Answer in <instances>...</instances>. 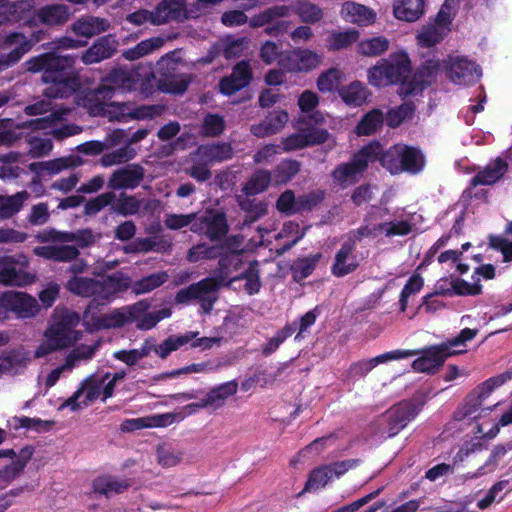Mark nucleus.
Instances as JSON below:
<instances>
[{"instance_id": "nucleus-1", "label": "nucleus", "mask_w": 512, "mask_h": 512, "mask_svg": "<svg viewBox=\"0 0 512 512\" xmlns=\"http://www.w3.org/2000/svg\"><path fill=\"white\" fill-rule=\"evenodd\" d=\"M77 56L61 55L55 51L31 57L24 63L26 71L42 73V81L49 84L43 94L50 99H66L79 90L81 84L74 73Z\"/></svg>"}, {"instance_id": "nucleus-2", "label": "nucleus", "mask_w": 512, "mask_h": 512, "mask_svg": "<svg viewBox=\"0 0 512 512\" xmlns=\"http://www.w3.org/2000/svg\"><path fill=\"white\" fill-rule=\"evenodd\" d=\"M478 334L477 329L464 328L460 333L451 339L436 344L426 346L418 351L419 357L412 362V368L419 373L434 375L443 366L446 359L451 356L466 352V349L455 350L453 348L465 346L468 341L473 340Z\"/></svg>"}, {"instance_id": "nucleus-3", "label": "nucleus", "mask_w": 512, "mask_h": 512, "mask_svg": "<svg viewBox=\"0 0 512 512\" xmlns=\"http://www.w3.org/2000/svg\"><path fill=\"white\" fill-rule=\"evenodd\" d=\"M78 313L67 309L55 310L53 322L45 331V341L36 348L35 358H42L50 353L68 348L77 340L74 328L79 324Z\"/></svg>"}, {"instance_id": "nucleus-4", "label": "nucleus", "mask_w": 512, "mask_h": 512, "mask_svg": "<svg viewBox=\"0 0 512 512\" xmlns=\"http://www.w3.org/2000/svg\"><path fill=\"white\" fill-rule=\"evenodd\" d=\"M411 61L406 52L391 55L388 59H381L369 68L368 82L370 85L381 88L388 85L408 83L407 78L411 73Z\"/></svg>"}, {"instance_id": "nucleus-5", "label": "nucleus", "mask_w": 512, "mask_h": 512, "mask_svg": "<svg viewBox=\"0 0 512 512\" xmlns=\"http://www.w3.org/2000/svg\"><path fill=\"white\" fill-rule=\"evenodd\" d=\"M33 0H23L17 3L16 7L21 12H27L22 16L24 24L33 28L41 24L47 27H59L67 23L70 18V8L62 3H53L33 9Z\"/></svg>"}, {"instance_id": "nucleus-6", "label": "nucleus", "mask_w": 512, "mask_h": 512, "mask_svg": "<svg viewBox=\"0 0 512 512\" xmlns=\"http://www.w3.org/2000/svg\"><path fill=\"white\" fill-rule=\"evenodd\" d=\"M47 36L48 33L44 29L33 31L29 38L22 32L6 34L1 42V48L10 49V51L0 55V72L17 64L36 43L44 40Z\"/></svg>"}, {"instance_id": "nucleus-7", "label": "nucleus", "mask_w": 512, "mask_h": 512, "mask_svg": "<svg viewBox=\"0 0 512 512\" xmlns=\"http://www.w3.org/2000/svg\"><path fill=\"white\" fill-rule=\"evenodd\" d=\"M104 304L105 303H100L96 298H94L89 302L83 313L84 320L91 321L97 329L123 327L126 324L134 322L144 309L141 308L142 302H139L123 309H115L102 316H96L95 311L99 309V306Z\"/></svg>"}, {"instance_id": "nucleus-8", "label": "nucleus", "mask_w": 512, "mask_h": 512, "mask_svg": "<svg viewBox=\"0 0 512 512\" xmlns=\"http://www.w3.org/2000/svg\"><path fill=\"white\" fill-rule=\"evenodd\" d=\"M106 81L109 84H102L93 90H88L82 98L83 106L93 115H99L105 110L107 101L113 97L116 88L128 83L130 76L123 69H113L107 75Z\"/></svg>"}, {"instance_id": "nucleus-9", "label": "nucleus", "mask_w": 512, "mask_h": 512, "mask_svg": "<svg viewBox=\"0 0 512 512\" xmlns=\"http://www.w3.org/2000/svg\"><path fill=\"white\" fill-rule=\"evenodd\" d=\"M193 233L205 235L210 241H221L229 232L227 215L224 211L207 209L202 215L196 213V222L190 227Z\"/></svg>"}, {"instance_id": "nucleus-10", "label": "nucleus", "mask_w": 512, "mask_h": 512, "mask_svg": "<svg viewBox=\"0 0 512 512\" xmlns=\"http://www.w3.org/2000/svg\"><path fill=\"white\" fill-rule=\"evenodd\" d=\"M419 413L418 406L411 401L400 402L382 416L380 430L388 438L396 436Z\"/></svg>"}, {"instance_id": "nucleus-11", "label": "nucleus", "mask_w": 512, "mask_h": 512, "mask_svg": "<svg viewBox=\"0 0 512 512\" xmlns=\"http://www.w3.org/2000/svg\"><path fill=\"white\" fill-rule=\"evenodd\" d=\"M369 147H362L355 152L349 162L337 165L331 172L333 180L343 189L355 184L369 166L367 156Z\"/></svg>"}, {"instance_id": "nucleus-12", "label": "nucleus", "mask_w": 512, "mask_h": 512, "mask_svg": "<svg viewBox=\"0 0 512 512\" xmlns=\"http://www.w3.org/2000/svg\"><path fill=\"white\" fill-rule=\"evenodd\" d=\"M0 307L19 318H31L39 311L35 298L27 293L8 291L0 296Z\"/></svg>"}, {"instance_id": "nucleus-13", "label": "nucleus", "mask_w": 512, "mask_h": 512, "mask_svg": "<svg viewBox=\"0 0 512 512\" xmlns=\"http://www.w3.org/2000/svg\"><path fill=\"white\" fill-rule=\"evenodd\" d=\"M445 70L447 77L458 85L472 83L481 76L480 67L466 57H449L445 61Z\"/></svg>"}, {"instance_id": "nucleus-14", "label": "nucleus", "mask_w": 512, "mask_h": 512, "mask_svg": "<svg viewBox=\"0 0 512 512\" xmlns=\"http://www.w3.org/2000/svg\"><path fill=\"white\" fill-rule=\"evenodd\" d=\"M439 69V61L433 59L426 60L416 70L408 83H402L401 94L409 96L422 92L435 81Z\"/></svg>"}, {"instance_id": "nucleus-15", "label": "nucleus", "mask_w": 512, "mask_h": 512, "mask_svg": "<svg viewBox=\"0 0 512 512\" xmlns=\"http://www.w3.org/2000/svg\"><path fill=\"white\" fill-rule=\"evenodd\" d=\"M401 146L402 144H395L385 150L379 141L374 140L364 147L371 149L368 150L370 155L367 156L369 163L378 161L391 174H399Z\"/></svg>"}, {"instance_id": "nucleus-16", "label": "nucleus", "mask_w": 512, "mask_h": 512, "mask_svg": "<svg viewBox=\"0 0 512 512\" xmlns=\"http://www.w3.org/2000/svg\"><path fill=\"white\" fill-rule=\"evenodd\" d=\"M145 170L140 164H128L115 170L108 181V187L113 190L135 189L143 181Z\"/></svg>"}, {"instance_id": "nucleus-17", "label": "nucleus", "mask_w": 512, "mask_h": 512, "mask_svg": "<svg viewBox=\"0 0 512 512\" xmlns=\"http://www.w3.org/2000/svg\"><path fill=\"white\" fill-rule=\"evenodd\" d=\"M491 394L492 392H488L487 389L484 388V382L481 383L475 390L468 394L461 410L457 412V419L461 420L466 417L477 419L482 416L483 411L492 410L493 407L498 405V402L484 405L485 400Z\"/></svg>"}, {"instance_id": "nucleus-18", "label": "nucleus", "mask_w": 512, "mask_h": 512, "mask_svg": "<svg viewBox=\"0 0 512 512\" xmlns=\"http://www.w3.org/2000/svg\"><path fill=\"white\" fill-rule=\"evenodd\" d=\"M118 45L115 35H104L82 53L81 61L85 65H90L109 59L116 53Z\"/></svg>"}, {"instance_id": "nucleus-19", "label": "nucleus", "mask_w": 512, "mask_h": 512, "mask_svg": "<svg viewBox=\"0 0 512 512\" xmlns=\"http://www.w3.org/2000/svg\"><path fill=\"white\" fill-rule=\"evenodd\" d=\"M355 240L348 238L337 251L331 272L336 277H344L353 273L359 267V261L355 254Z\"/></svg>"}, {"instance_id": "nucleus-20", "label": "nucleus", "mask_w": 512, "mask_h": 512, "mask_svg": "<svg viewBox=\"0 0 512 512\" xmlns=\"http://www.w3.org/2000/svg\"><path fill=\"white\" fill-rule=\"evenodd\" d=\"M1 259L5 261L0 264V284L23 287L35 281L33 274L16 268V262L12 257H2Z\"/></svg>"}, {"instance_id": "nucleus-21", "label": "nucleus", "mask_w": 512, "mask_h": 512, "mask_svg": "<svg viewBox=\"0 0 512 512\" xmlns=\"http://www.w3.org/2000/svg\"><path fill=\"white\" fill-rule=\"evenodd\" d=\"M289 116L285 110L270 112L260 123L250 128L252 135L265 138L277 134L288 122Z\"/></svg>"}, {"instance_id": "nucleus-22", "label": "nucleus", "mask_w": 512, "mask_h": 512, "mask_svg": "<svg viewBox=\"0 0 512 512\" xmlns=\"http://www.w3.org/2000/svg\"><path fill=\"white\" fill-rule=\"evenodd\" d=\"M34 255L54 262H72L80 255V251L73 245H46L33 249Z\"/></svg>"}, {"instance_id": "nucleus-23", "label": "nucleus", "mask_w": 512, "mask_h": 512, "mask_svg": "<svg viewBox=\"0 0 512 512\" xmlns=\"http://www.w3.org/2000/svg\"><path fill=\"white\" fill-rule=\"evenodd\" d=\"M425 165L426 157L419 147L402 144L399 173L417 175L424 170Z\"/></svg>"}, {"instance_id": "nucleus-24", "label": "nucleus", "mask_w": 512, "mask_h": 512, "mask_svg": "<svg viewBox=\"0 0 512 512\" xmlns=\"http://www.w3.org/2000/svg\"><path fill=\"white\" fill-rule=\"evenodd\" d=\"M131 285V278L121 272L107 275L98 288V296L105 300V304L110 302L113 297L120 292L126 291Z\"/></svg>"}, {"instance_id": "nucleus-25", "label": "nucleus", "mask_w": 512, "mask_h": 512, "mask_svg": "<svg viewBox=\"0 0 512 512\" xmlns=\"http://www.w3.org/2000/svg\"><path fill=\"white\" fill-rule=\"evenodd\" d=\"M508 170L505 160L498 157L493 163L487 165L483 170L475 174L469 184V189L478 185H492L498 181Z\"/></svg>"}, {"instance_id": "nucleus-26", "label": "nucleus", "mask_w": 512, "mask_h": 512, "mask_svg": "<svg viewBox=\"0 0 512 512\" xmlns=\"http://www.w3.org/2000/svg\"><path fill=\"white\" fill-rule=\"evenodd\" d=\"M341 15L347 22L357 24L359 26H368L374 23L376 14L368 7L348 1L342 5Z\"/></svg>"}, {"instance_id": "nucleus-27", "label": "nucleus", "mask_w": 512, "mask_h": 512, "mask_svg": "<svg viewBox=\"0 0 512 512\" xmlns=\"http://www.w3.org/2000/svg\"><path fill=\"white\" fill-rule=\"evenodd\" d=\"M238 390V383L235 380L228 381L220 384L217 387L211 389L206 396L199 401L197 405L199 408H219L224 405L225 400L236 394Z\"/></svg>"}, {"instance_id": "nucleus-28", "label": "nucleus", "mask_w": 512, "mask_h": 512, "mask_svg": "<svg viewBox=\"0 0 512 512\" xmlns=\"http://www.w3.org/2000/svg\"><path fill=\"white\" fill-rule=\"evenodd\" d=\"M338 94L343 102L350 107H361L371 96V92L365 84L358 80L338 89Z\"/></svg>"}, {"instance_id": "nucleus-29", "label": "nucleus", "mask_w": 512, "mask_h": 512, "mask_svg": "<svg viewBox=\"0 0 512 512\" xmlns=\"http://www.w3.org/2000/svg\"><path fill=\"white\" fill-rule=\"evenodd\" d=\"M425 0H394L393 13L399 20L414 22L425 11Z\"/></svg>"}, {"instance_id": "nucleus-30", "label": "nucleus", "mask_w": 512, "mask_h": 512, "mask_svg": "<svg viewBox=\"0 0 512 512\" xmlns=\"http://www.w3.org/2000/svg\"><path fill=\"white\" fill-rule=\"evenodd\" d=\"M186 0H162L157 4L154 12L153 25H161L181 16L185 8Z\"/></svg>"}, {"instance_id": "nucleus-31", "label": "nucleus", "mask_w": 512, "mask_h": 512, "mask_svg": "<svg viewBox=\"0 0 512 512\" xmlns=\"http://www.w3.org/2000/svg\"><path fill=\"white\" fill-rule=\"evenodd\" d=\"M109 26V22L104 18L87 16L75 21L72 29L76 35L91 38L106 31Z\"/></svg>"}, {"instance_id": "nucleus-32", "label": "nucleus", "mask_w": 512, "mask_h": 512, "mask_svg": "<svg viewBox=\"0 0 512 512\" xmlns=\"http://www.w3.org/2000/svg\"><path fill=\"white\" fill-rule=\"evenodd\" d=\"M239 280H245L244 289L248 295L257 294L261 289L260 270L257 260L250 262L249 266L240 274L225 283L230 288L232 283Z\"/></svg>"}, {"instance_id": "nucleus-33", "label": "nucleus", "mask_w": 512, "mask_h": 512, "mask_svg": "<svg viewBox=\"0 0 512 512\" xmlns=\"http://www.w3.org/2000/svg\"><path fill=\"white\" fill-rule=\"evenodd\" d=\"M385 118L379 108H373L365 113L355 127L358 136H371L382 129Z\"/></svg>"}, {"instance_id": "nucleus-34", "label": "nucleus", "mask_w": 512, "mask_h": 512, "mask_svg": "<svg viewBox=\"0 0 512 512\" xmlns=\"http://www.w3.org/2000/svg\"><path fill=\"white\" fill-rule=\"evenodd\" d=\"M99 287H101L99 280L82 276L71 277L65 285V288L72 294L85 298L98 296Z\"/></svg>"}, {"instance_id": "nucleus-35", "label": "nucleus", "mask_w": 512, "mask_h": 512, "mask_svg": "<svg viewBox=\"0 0 512 512\" xmlns=\"http://www.w3.org/2000/svg\"><path fill=\"white\" fill-rule=\"evenodd\" d=\"M273 182L271 171L267 169H256L247 182L244 184L242 191L246 196H255L265 192Z\"/></svg>"}, {"instance_id": "nucleus-36", "label": "nucleus", "mask_w": 512, "mask_h": 512, "mask_svg": "<svg viewBox=\"0 0 512 512\" xmlns=\"http://www.w3.org/2000/svg\"><path fill=\"white\" fill-rule=\"evenodd\" d=\"M289 8L303 23L310 25L320 22L324 16L320 6L307 0H299Z\"/></svg>"}, {"instance_id": "nucleus-37", "label": "nucleus", "mask_w": 512, "mask_h": 512, "mask_svg": "<svg viewBox=\"0 0 512 512\" xmlns=\"http://www.w3.org/2000/svg\"><path fill=\"white\" fill-rule=\"evenodd\" d=\"M445 15L440 11L436 17V24L424 26L419 32L417 39L420 46L430 48L438 44L445 36L444 28L441 26Z\"/></svg>"}, {"instance_id": "nucleus-38", "label": "nucleus", "mask_w": 512, "mask_h": 512, "mask_svg": "<svg viewBox=\"0 0 512 512\" xmlns=\"http://www.w3.org/2000/svg\"><path fill=\"white\" fill-rule=\"evenodd\" d=\"M301 162L296 159H282L271 171L275 185H285L290 182L301 170Z\"/></svg>"}, {"instance_id": "nucleus-39", "label": "nucleus", "mask_w": 512, "mask_h": 512, "mask_svg": "<svg viewBox=\"0 0 512 512\" xmlns=\"http://www.w3.org/2000/svg\"><path fill=\"white\" fill-rule=\"evenodd\" d=\"M92 487L95 493L108 497L111 494L123 493L130 487V483L113 476H102L94 479Z\"/></svg>"}, {"instance_id": "nucleus-40", "label": "nucleus", "mask_w": 512, "mask_h": 512, "mask_svg": "<svg viewBox=\"0 0 512 512\" xmlns=\"http://www.w3.org/2000/svg\"><path fill=\"white\" fill-rule=\"evenodd\" d=\"M33 448L26 446L20 451L19 458L13 460L9 465L0 469V480L4 482H11L24 470L27 463L33 455Z\"/></svg>"}, {"instance_id": "nucleus-41", "label": "nucleus", "mask_w": 512, "mask_h": 512, "mask_svg": "<svg viewBox=\"0 0 512 512\" xmlns=\"http://www.w3.org/2000/svg\"><path fill=\"white\" fill-rule=\"evenodd\" d=\"M28 198L26 190L10 196L0 195V219H9L20 212Z\"/></svg>"}, {"instance_id": "nucleus-42", "label": "nucleus", "mask_w": 512, "mask_h": 512, "mask_svg": "<svg viewBox=\"0 0 512 512\" xmlns=\"http://www.w3.org/2000/svg\"><path fill=\"white\" fill-rule=\"evenodd\" d=\"M199 332H187L184 335H170L159 345H155V353L161 358L166 359L172 352L191 342L198 336Z\"/></svg>"}, {"instance_id": "nucleus-43", "label": "nucleus", "mask_w": 512, "mask_h": 512, "mask_svg": "<svg viewBox=\"0 0 512 512\" xmlns=\"http://www.w3.org/2000/svg\"><path fill=\"white\" fill-rule=\"evenodd\" d=\"M155 421L153 424L149 423L150 418H133V419H125L121 425L120 430L122 432H133L136 430H140L146 427L152 426H165L167 424H171L174 420V415L167 413L153 417Z\"/></svg>"}, {"instance_id": "nucleus-44", "label": "nucleus", "mask_w": 512, "mask_h": 512, "mask_svg": "<svg viewBox=\"0 0 512 512\" xmlns=\"http://www.w3.org/2000/svg\"><path fill=\"white\" fill-rule=\"evenodd\" d=\"M290 14V8L286 5H274L249 19V26L252 28L266 27L268 23L278 18L287 17Z\"/></svg>"}, {"instance_id": "nucleus-45", "label": "nucleus", "mask_w": 512, "mask_h": 512, "mask_svg": "<svg viewBox=\"0 0 512 512\" xmlns=\"http://www.w3.org/2000/svg\"><path fill=\"white\" fill-rule=\"evenodd\" d=\"M320 258L321 254H314L296 259L290 268L293 280L299 283L309 277L315 270Z\"/></svg>"}, {"instance_id": "nucleus-46", "label": "nucleus", "mask_w": 512, "mask_h": 512, "mask_svg": "<svg viewBox=\"0 0 512 512\" xmlns=\"http://www.w3.org/2000/svg\"><path fill=\"white\" fill-rule=\"evenodd\" d=\"M359 38V32L354 29L346 31H333L330 33L326 40V47L328 51H340L350 47L356 43Z\"/></svg>"}, {"instance_id": "nucleus-47", "label": "nucleus", "mask_w": 512, "mask_h": 512, "mask_svg": "<svg viewBox=\"0 0 512 512\" xmlns=\"http://www.w3.org/2000/svg\"><path fill=\"white\" fill-rule=\"evenodd\" d=\"M205 281V289L200 293V296L197 297L199 301L200 307L203 310V313L209 314L211 313L214 303L217 300V291L222 285V280L218 278L208 277L204 278Z\"/></svg>"}, {"instance_id": "nucleus-48", "label": "nucleus", "mask_w": 512, "mask_h": 512, "mask_svg": "<svg viewBox=\"0 0 512 512\" xmlns=\"http://www.w3.org/2000/svg\"><path fill=\"white\" fill-rule=\"evenodd\" d=\"M110 375L111 374L109 372H106L100 380L94 375H90L81 382L78 390H82V395L85 394V399L83 400L84 406H88L89 403L100 397L102 385Z\"/></svg>"}, {"instance_id": "nucleus-49", "label": "nucleus", "mask_w": 512, "mask_h": 512, "mask_svg": "<svg viewBox=\"0 0 512 512\" xmlns=\"http://www.w3.org/2000/svg\"><path fill=\"white\" fill-rule=\"evenodd\" d=\"M415 113V105L413 102H404L403 104L391 108L384 115L386 124L390 128L399 127L404 121L412 119Z\"/></svg>"}, {"instance_id": "nucleus-50", "label": "nucleus", "mask_w": 512, "mask_h": 512, "mask_svg": "<svg viewBox=\"0 0 512 512\" xmlns=\"http://www.w3.org/2000/svg\"><path fill=\"white\" fill-rule=\"evenodd\" d=\"M164 40L160 37H152L146 40H142L134 47L127 49L123 52L122 56L129 61L137 60L143 56H146L154 50L162 47Z\"/></svg>"}, {"instance_id": "nucleus-51", "label": "nucleus", "mask_w": 512, "mask_h": 512, "mask_svg": "<svg viewBox=\"0 0 512 512\" xmlns=\"http://www.w3.org/2000/svg\"><path fill=\"white\" fill-rule=\"evenodd\" d=\"M296 329V322L286 323L283 328L278 330L276 334L262 346V354L267 357L275 353L280 345L296 332Z\"/></svg>"}, {"instance_id": "nucleus-52", "label": "nucleus", "mask_w": 512, "mask_h": 512, "mask_svg": "<svg viewBox=\"0 0 512 512\" xmlns=\"http://www.w3.org/2000/svg\"><path fill=\"white\" fill-rule=\"evenodd\" d=\"M224 247L222 245H208L207 243H199L189 249L188 260L190 262H198L203 259H216L223 255Z\"/></svg>"}, {"instance_id": "nucleus-53", "label": "nucleus", "mask_w": 512, "mask_h": 512, "mask_svg": "<svg viewBox=\"0 0 512 512\" xmlns=\"http://www.w3.org/2000/svg\"><path fill=\"white\" fill-rule=\"evenodd\" d=\"M71 166H73L71 158L61 157L44 162H32L28 168L31 172L36 174H41L43 171H47L50 175H54Z\"/></svg>"}, {"instance_id": "nucleus-54", "label": "nucleus", "mask_w": 512, "mask_h": 512, "mask_svg": "<svg viewBox=\"0 0 512 512\" xmlns=\"http://www.w3.org/2000/svg\"><path fill=\"white\" fill-rule=\"evenodd\" d=\"M28 358L20 349L6 351L0 355V374L9 373L15 368L25 367Z\"/></svg>"}, {"instance_id": "nucleus-55", "label": "nucleus", "mask_w": 512, "mask_h": 512, "mask_svg": "<svg viewBox=\"0 0 512 512\" xmlns=\"http://www.w3.org/2000/svg\"><path fill=\"white\" fill-rule=\"evenodd\" d=\"M389 48V41L383 36L365 39L359 42L358 52L363 56L376 57L385 53Z\"/></svg>"}, {"instance_id": "nucleus-56", "label": "nucleus", "mask_w": 512, "mask_h": 512, "mask_svg": "<svg viewBox=\"0 0 512 512\" xmlns=\"http://www.w3.org/2000/svg\"><path fill=\"white\" fill-rule=\"evenodd\" d=\"M168 279V274L164 271L153 273L137 280L133 285V292L137 295L151 292L163 285Z\"/></svg>"}, {"instance_id": "nucleus-57", "label": "nucleus", "mask_w": 512, "mask_h": 512, "mask_svg": "<svg viewBox=\"0 0 512 512\" xmlns=\"http://www.w3.org/2000/svg\"><path fill=\"white\" fill-rule=\"evenodd\" d=\"M141 203L132 195L122 192L115 203H112L111 210L122 216L135 215L140 210Z\"/></svg>"}, {"instance_id": "nucleus-58", "label": "nucleus", "mask_w": 512, "mask_h": 512, "mask_svg": "<svg viewBox=\"0 0 512 512\" xmlns=\"http://www.w3.org/2000/svg\"><path fill=\"white\" fill-rule=\"evenodd\" d=\"M332 478V473L330 472L327 465L316 467L309 473V477L303 492L317 490L320 487H325Z\"/></svg>"}, {"instance_id": "nucleus-59", "label": "nucleus", "mask_w": 512, "mask_h": 512, "mask_svg": "<svg viewBox=\"0 0 512 512\" xmlns=\"http://www.w3.org/2000/svg\"><path fill=\"white\" fill-rule=\"evenodd\" d=\"M136 151L129 145H125L110 153L104 154L101 158V165L103 167H110L115 164H121L134 159Z\"/></svg>"}, {"instance_id": "nucleus-60", "label": "nucleus", "mask_w": 512, "mask_h": 512, "mask_svg": "<svg viewBox=\"0 0 512 512\" xmlns=\"http://www.w3.org/2000/svg\"><path fill=\"white\" fill-rule=\"evenodd\" d=\"M203 154L212 162H222L233 157V148L230 143L221 142L203 147Z\"/></svg>"}, {"instance_id": "nucleus-61", "label": "nucleus", "mask_w": 512, "mask_h": 512, "mask_svg": "<svg viewBox=\"0 0 512 512\" xmlns=\"http://www.w3.org/2000/svg\"><path fill=\"white\" fill-rule=\"evenodd\" d=\"M224 117L219 114L208 113L202 123V133L207 137H218L225 130Z\"/></svg>"}, {"instance_id": "nucleus-62", "label": "nucleus", "mask_w": 512, "mask_h": 512, "mask_svg": "<svg viewBox=\"0 0 512 512\" xmlns=\"http://www.w3.org/2000/svg\"><path fill=\"white\" fill-rule=\"evenodd\" d=\"M342 79V72L337 68H330L317 79V87L321 92H332L338 89Z\"/></svg>"}, {"instance_id": "nucleus-63", "label": "nucleus", "mask_w": 512, "mask_h": 512, "mask_svg": "<svg viewBox=\"0 0 512 512\" xmlns=\"http://www.w3.org/2000/svg\"><path fill=\"white\" fill-rule=\"evenodd\" d=\"M63 242H75L80 248H87L96 242V235L89 228L63 234Z\"/></svg>"}, {"instance_id": "nucleus-64", "label": "nucleus", "mask_w": 512, "mask_h": 512, "mask_svg": "<svg viewBox=\"0 0 512 512\" xmlns=\"http://www.w3.org/2000/svg\"><path fill=\"white\" fill-rule=\"evenodd\" d=\"M115 198L116 195L114 192L102 193L86 202L84 207V213L89 216L95 215L105 207L112 205Z\"/></svg>"}]
</instances>
